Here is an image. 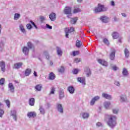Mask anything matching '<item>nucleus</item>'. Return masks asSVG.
Here are the masks:
<instances>
[{
  "label": "nucleus",
  "mask_w": 130,
  "mask_h": 130,
  "mask_svg": "<svg viewBox=\"0 0 130 130\" xmlns=\"http://www.w3.org/2000/svg\"><path fill=\"white\" fill-rule=\"evenodd\" d=\"M30 23H31V24H32V25H34V26L35 27V28L36 29H38L37 25H36V24H35V23L34 22H33L32 20H30Z\"/></svg>",
  "instance_id": "obj_50"
},
{
  "label": "nucleus",
  "mask_w": 130,
  "mask_h": 130,
  "mask_svg": "<svg viewBox=\"0 0 130 130\" xmlns=\"http://www.w3.org/2000/svg\"><path fill=\"white\" fill-rule=\"evenodd\" d=\"M81 116L83 119H88L89 118V116H90V114L87 112H82L81 113Z\"/></svg>",
  "instance_id": "obj_17"
},
{
  "label": "nucleus",
  "mask_w": 130,
  "mask_h": 130,
  "mask_svg": "<svg viewBox=\"0 0 130 130\" xmlns=\"http://www.w3.org/2000/svg\"><path fill=\"white\" fill-rule=\"evenodd\" d=\"M68 91L70 94H74L75 93V88L73 86H70L68 88Z\"/></svg>",
  "instance_id": "obj_23"
},
{
  "label": "nucleus",
  "mask_w": 130,
  "mask_h": 130,
  "mask_svg": "<svg viewBox=\"0 0 130 130\" xmlns=\"http://www.w3.org/2000/svg\"><path fill=\"white\" fill-rule=\"evenodd\" d=\"M107 10V8H105L104 5L98 4V7L94 9V12L95 13H100V12H105Z\"/></svg>",
  "instance_id": "obj_2"
},
{
  "label": "nucleus",
  "mask_w": 130,
  "mask_h": 130,
  "mask_svg": "<svg viewBox=\"0 0 130 130\" xmlns=\"http://www.w3.org/2000/svg\"><path fill=\"white\" fill-rule=\"evenodd\" d=\"M56 108H57V110L59 113H61V114L63 113V108L62 107V105L59 103H57L56 104Z\"/></svg>",
  "instance_id": "obj_5"
},
{
  "label": "nucleus",
  "mask_w": 130,
  "mask_h": 130,
  "mask_svg": "<svg viewBox=\"0 0 130 130\" xmlns=\"http://www.w3.org/2000/svg\"><path fill=\"white\" fill-rule=\"evenodd\" d=\"M74 61L75 62H80V61H81V59L79 58H76L74 59Z\"/></svg>",
  "instance_id": "obj_56"
},
{
  "label": "nucleus",
  "mask_w": 130,
  "mask_h": 130,
  "mask_svg": "<svg viewBox=\"0 0 130 130\" xmlns=\"http://www.w3.org/2000/svg\"><path fill=\"white\" fill-rule=\"evenodd\" d=\"M74 31H75V28L74 27H70V28H66L65 29L66 38H69V33L74 32Z\"/></svg>",
  "instance_id": "obj_6"
},
{
  "label": "nucleus",
  "mask_w": 130,
  "mask_h": 130,
  "mask_svg": "<svg viewBox=\"0 0 130 130\" xmlns=\"http://www.w3.org/2000/svg\"><path fill=\"white\" fill-rule=\"evenodd\" d=\"M111 53L110 55V58L111 60H113L114 59V57H115V49L114 48H111Z\"/></svg>",
  "instance_id": "obj_15"
},
{
  "label": "nucleus",
  "mask_w": 130,
  "mask_h": 130,
  "mask_svg": "<svg viewBox=\"0 0 130 130\" xmlns=\"http://www.w3.org/2000/svg\"><path fill=\"white\" fill-rule=\"evenodd\" d=\"M100 99V96H95L93 98H92L90 101V105L93 106L94 105L95 102L98 101Z\"/></svg>",
  "instance_id": "obj_8"
},
{
  "label": "nucleus",
  "mask_w": 130,
  "mask_h": 130,
  "mask_svg": "<svg viewBox=\"0 0 130 130\" xmlns=\"http://www.w3.org/2000/svg\"><path fill=\"white\" fill-rule=\"evenodd\" d=\"M121 15L122 16V17H123L124 18H126L127 15L126 14L124 13H121Z\"/></svg>",
  "instance_id": "obj_61"
},
{
  "label": "nucleus",
  "mask_w": 130,
  "mask_h": 130,
  "mask_svg": "<svg viewBox=\"0 0 130 130\" xmlns=\"http://www.w3.org/2000/svg\"><path fill=\"white\" fill-rule=\"evenodd\" d=\"M5 84V78H1L0 79V85H4Z\"/></svg>",
  "instance_id": "obj_51"
},
{
  "label": "nucleus",
  "mask_w": 130,
  "mask_h": 130,
  "mask_svg": "<svg viewBox=\"0 0 130 130\" xmlns=\"http://www.w3.org/2000/svg\"><path fill=\"white\" fill-rule=\"evenodd\" d=\"M4 101L8 108H10V107H11V103L10 102V101L9 100H5Z\"/></svg>",
  "instance_id": "obj_36"
},
{
  "label": "nucleus",
  "mask_w": 130,
  "mask_h": 130,
  "mask_svg": "<svg viewBox=\"0 0 130 130\" xmlns=\"http://www.w3.org/2000/svg\"><path fill=\"white\" fill-rule=\"evenodd\" d=\"M102 96L103 98L108 99V100H111L112 99V96L107 93H103Z\"/></svg>",
  "instance_id": "obj_12"
},
{
  "label": "nucleus",
  "mask_w": 130,
  "mask_h": 130,
  "mask_svg": "<svg viewBox=\"0 0 130 130\" xmlns=\"http://www.w3.org/2000/svg\"><path fill=\"white\" fill-rule=\"evenodd\" d=\"M64 13L67 15L68 18H71L72 16V7H66L64 10Z\"/></svg>",
  "instance_id": "obj_3"
},
{
  "label": "nucleus",
  "mask_w": 130,
  "mask_h": 130,
  "mask_svg": "<svg viewBox=\"0 0 130 130\" xmlns=\"http://www.w3.org/2000/svg\"><path fill=\"white\" fill-rule=\"evenodd\" d=\"M49 17L51 21H55V19L56 18L55 13H51L49 15Z\"/></svg>",
  "instance_id": "obj_22"
},
{
  "label": "nucleus",
  "mask_w": 130,
  "mask_h": 130,
  "mask_svg": "<svg viewBox=\"0 0 130 130\" xmlns=\"http://www.w3.org/2000/svg\"><path fill=\"white\" fill-rule=\"evenodd\" d=\"M35 104V99L33 98H31L29 100V104L30 106H34V104Z\"/></svg>",
  "instance_id": "obj_28"
},
{
  "label": "nucleus",
  "mask_w": 130,
  "mask_h": 130,
  "mask_svg": "<svg viewBox=\"0 0 130 130\" xmlns=\"http://www.w3.org/2000/svg\"><path fill=\"white\" fill-rule=\"evenodd\" d=\"M111 104V103H110V102L106 101L104 102V106L106 109H109V107H110Z\"/></svg>",
  "instance_id": "obj_24"
},
{
  "label": "nucleus",
  "mask_w": 130,
  "mask_h": 130,
  "mask_svg": "<svg viewBox=\"0 0 130 130\" xmlns=\"http://www.w3.org/2000/svg\"><path fill=\"white\" fill-rule=\"evenodd\" d=\"M40 112L41 114H44L45 113V110L41 106L40 107Z\"/></svg>",
  "instance_id": "obj_43"
},
{
  "label": "nucleus",
  "mask_w": 130,
  "mask_h": 130,
  "mask_svg": "<svg viewBox=\"0 0 130 130\" xmlns=\"http://www.w3.org/2000/svg\"><path fill=\"white\" fill-rule=\"evenodd\" d=\"M2 25L0 24V35L2 34Z\"/></svg>",
  "instance_id": "obj_64"
},
{
  "label": "nucleus",
  "mask_w": 130,
  "mask_h": 130,
  "mask_svg": "<svg viewBox=\"0 0 130 130\" xmlns=\"http://www.w3.org/2000/svg\"><path fill=\"white\" fill-rule=\"evenodd\" d=\"M76 47H78V48H80V47H81V46L83 45V43H82V41L79 40H77L76 41Z\"/></svg>",
  "instance_id": "obj_27"
},
{
  "label": "nucleus",
  "mask_w": 130,
  "mask_h": 130,
  "mask_svg": "<svg viewBox=\"0 0 130 130\" xmlns=\"http://www.w3.org/2000/svg\"><path fill=\"white\" fill-rule=\"evenodd\" d=\"M22 52L25 55H28V53H29V48L26 46L23 47L22 48Z\"/></svg>",
  "instance_id": "obj_21"
},
{
  "label": "nucleus",
  "mask_w": 130,
  "mask_h": 130,
  "mask_svg": "<svg viewBox=\"0 0 130 130\" xmlns=\"http://www.w3.org/2000/svg\"><path fill=\"white\" fill-rule=\"evenodd\" d=\"M103 42L105 43V44H106L107 45H108L109 44V41H108V40L107 39H104Z\"/></svg>",
  "instance_id": "obj_46"
},
{
  "label": "nucleus",
  "mask_w": 130,
  "mask_h": 130,
  "mask_svg": "<svg viewBox=\"0 0 130 130\" xmlns=\"http://www.w3.org/2000/svg\"><path fill=\"white\" fill-rule=\"evenodd\" d=\"M26 28L28 30H31L32 29V25L30 23H28L26 24Z\"/></svg>",
  "instance_id": "obj_47"
},
{
  "label": "nucleus",
  "mask_w": 130,
  "mask_h": 130,
  "mask_svg": "<svg viewBox=\"0 0 130 130\" xmlns=\"http://www.w3.org/2000/svg\"><path fill=\"white\" fill-rule=\"evenodd\" d=\"M55 92V88L54 87H52L51 88V91L50 92L49 95H53Z\"/></svg>",
  "instance_id": "obj_42"
},
{
  "label": "nucleus",
  "mask_w": 130,
  "mask_h": 130,
  "mask_svg": "<svg viewBox=\"0 0 130 130\" xmlns=\"http://www.w3.org/2000/svg\"><path fill=\"white\" fill-rule=\"evenodd\" d=\"M34 75L35 77H37V73L36 72L34 71Z\"/></svg>",
  "instance_id": "obj_63"
},
{
  "label": "nucleus",
  "mask_w": 130,
  "mask_h": 130,
  "mask_svg": "<svg viewBox=\"0 0 130 130\" xmlns=\"http://www.w3.org/2000/svg\"><path fill=\"white\" fill-rule=\"evenodd\" d=\"M64 98V91L63 89H60L59 90V99L61 100L63 98Z\"/></svg>",
  "instance_id": "obj_16"
},
{
  "label": "nucleus",
  "mask_w": 130,
  "mask_h": 130,
  "mask_svg": "<svg viewBox=\"0 0 130 130\" xmlns=\"http://www.w3.org/2000/svg\"><path fill=\"white\" fill-rule=\"evenodd\" d=\"M118 111H119V109H118V108H114L112 109V112L114 114H117V113H118Z\"/></svg>",
  "instance_id": "obj_39"
},
{
  "label": "nucleus",
  "mask_w": 130,
  "mask_h": 130,
  "mask_svg": "<svg viewBox=\"0 0 130 130\" xmlns=\"http://www.w3.org/2000/svg\"><path fill=\"white\" fill-rule=\"evenodd\" d=\"M113 71H117L118 70V68H117L116 66H114L112 67Z\"/></svg>",
  "instance_id": "obj_59"
},
{
  "label": "nucleus",
  "mask_w": 130,
  "mask_h": 130,
  "mask_svg": "<svg viewBox=\"0 0 130 130\" xmlns=\"http://www.w3.org/2000/svg\"><path fill=\"white\" fill-rule=\"evenodd\" d=\"M57 54L58 55V56H61L62 55V50H61V49L60 48L57 47Z\"/></svg>",
  "instance_id": "obj_26"
},
{
  "label": "nucleus",
  "mask_w": 130,
  "mask_h": 130,
  "mask_svg": "<svg viewBox=\"0 0 130 130\" xmlns=\"http://www.w3.org/2000/svg\"><path fill=\"white\" fill-rule=\"evenodd\" d=\"M111 5L112 6V7H114V6H115V3H114V1L111 2Z\"/></svg>",
  "instance_id": "obj_60"
},
{
  "label": "nucleus",
  "mask_w": 130,
  "mask_h": 130,
  "mask_svg": "<svg viewBox=\"0 0 130 130\" xmlns=\"http://www.w3.org/2000/svg\"><path fill=\"white\" fill-rule=\"evenodd\" d=\"M114 85H115V86H117V87H119V86H120V83L119 81H115L114 82Z\"/></svg>",
  "instance_id": "obj_54"
},
{
  "label": "nucleus",
  "mask_w": 130,
  "mask_h": 130,
  "mask_svg": "<svg viewBox=\"0 0 130 130\" xmlns=\"http://www.w3.org/2000/svg\"><path fill=\"white\" fill-rule=\"evenodd\" d=\"M8 88L9 89V91L11 92V93H14L15 92V87L14 86V85L12 83H9L8 84Z\"/></svg>",
  "instance_id": "obj_14"
},
{
  "label": "nucleus",
  "mask_w": 130,
  "mask_h": 130,
  "mask_svg": "<svg viewBox=\"0 0 130 130\" xmlns=\"http://www.w3.org/2000/svg\"><path fill=\"white\" fill-rule=\"evenodd\" d=\"M0 68L1 69V71L4 73L6 72V63L5 61H2L0 62Z\"/></svg>",
  "instance_id": "obj_13"
},
{
  "label": "nucleus",
  "mask_w": 130,
  "mask_h": 130,
  "mask_svg": "<svg viewBox=\"0 0 130 130\" xmlns=\"http://www.w3.org/2000/svg\"><path fill=\"white\" fill-rule=\"evenodd\" d=\"M79 54V51H74L73 52V56H76V55H78Z\"/></svg>",
  "instance_id": "obj_52"
},
{
  "label": "nucleus",
  "mask_w": 130,
  "mask_h": 130,
  "mask_svg": "<svg viewBox=\"0 0 130 130\" xmlns=\"http://www.w3.org/2000/svg\"><path fill=\"white\" fill-rule=\"evenodd\" d=\"M77 82H79V83H80L83 86L86 85V79H85V77H78Z\"/></svg>",
  "instance_id": "obj_9"
},
{
  "label": "nucleus",
  "mask_w": 130,
  "mask_h": 130,
  "mask_svg": "<svg viewBox=\"0 0 130 130\" xmlns=\"http://www.w3.org/2000/svg\"><path fill=\"white\" fill-rule=\"evenodd\" d=\"M114 21L115 22H117V21H118V19H117V17H116V16H115V17H114Z\"/></svg>",
  "instance_id": "obj_62"
},
{
  "label": "nucleus",
  "mask_w": 130,
  "mask_h": 130,
  "mask_svg": "<svg viewBox=\"0 0 130 130\" xmlns=\"http://www.w3.org/2000/svg\"><path fill=\"white\" fill-rule=\"evenodd\" d=\"M19 18H21V14L20 13H16L14 14V20H19Z\"/></svg>",
  "instance_id": "obj_32"
},
{
  "label": "nucleus",
  "mask_w": 130,
  "mask_h": 130,
  "mask_svg": "<svg viewBox=\"0 0 130 130\" xmlns=\"http://www.w3.org/2000/svg\"><path fill=\"white\" fill-rule=\"evenodd\" d=\"M55 79V75L52 72L49 74V80H53Z\"/></svg>",
  "instance_id": "obj_29"
},
{
  "label": "nucleus",
  "mask_w": 130,
  "mask_h": 130,
  "mask_svg": "<svg viewBox=\"0 0 130 130\" xmlns=\"http://www.w3.org/2000/svg\"><path fill=\"white\" fill-rule=\"evenodd\" d=\"M3 114H5V111L3 109H0V117H3Z\"/></svg>",
  "instance_id": "obj_49"
},
{
  "label": "nucleus",
  "mask_w": 130,
  "mask_h": 130,
  "mask_svg": "<svg viewBox=\"0 0 130 130\" xmlns=\"http://www.w3.org/2000/svg\"><path fill=\"white\" fill-rule=\"evenodd\" d=\"M46 28H47L48 29H52V26L49 25V24H46Z\"/></svg>",
  "instance_id": "obj_58"
},
{
  "label": "nucleus",
  "mask_w": 130,
  "mask_h": 130,
  "mask_svg": "<svg viewBox=\"0 0 130 130\" xmlns=\"http://www.w3.org/2000/svg\"><path fill=\"white\" fill-rule=\"evenodd\" d=\"M58 72L62 74L64 72V68L63 66H61L60 68L58 69Z\"/></svg>",
  "instance_id": "obj_37"
},
{
  "label": "nucleus",
  "mask_w": 130,
  "mask_h": 130,
  "mask_svg": "<svg viewBox=\"0 0 130 130\" xmlns=\"http://www.w3.org/2000/svg\"><path fill=\"white\" fill-rule=\"evenodd\" d=\"M31 74V69H27L25 71L24 75L26 77H28Z\"/></svg>",
  "instance_id": "obj_33"
},
{
  "label": "nucleus",
  "mask_w": 130,
  "mask_h": 130,
  "mask_svg": "<svg viewBox=\"0 0 130 130\" xmlns=\"http://www.w3.org/2000/svg\"><path fill=\"white\" fill-rule=\"evenodd\" d=\"M98 61L100 64H102V66H104V67H107L108 66V63H107L104 59H98Z\"/></svg>",
  "instance_id": "obj_10"
},
{
  "label": "nucleus",
  "mask_w": 130,
  "mask_h": 130,
  "mask_svg": "<svg viewBox=\"0 0 130 130\" xmlns=\"http://www.w3.org/2000/svg\"><path fill=\"white\" fill-rule=\"evenodd\" d=\"M35 89L37 91H41L42 89V84H38L35 86Z\"/></svg>",
  "instance_id": "obj_30"
},
{
  "label": "nucleus",
  "mask_w": 130,
  "mask_h": 130,
  "mask_svg": "<svg viewBox=\"0 0 130 130\" xmlns=\"http://www.w3.org/2000/svg\"><path fill=\"white\" fill-rule=\"evenodd\" d=\"M124 52L125 57L129 56V51H128V50H127V49H125Z\"/></svg>",
  "instance_id": "obj_35"
},
{
  "label": "nucleus",
  "mask_w": 130,
  "mask_h": 130,
  "mask_svg": "<svg viewBox=\"0 0 130 130\" xmlns=\"http://www.w3.org/2000/svg\"><path fill=\"white\" fill-rule=\"evenodd\" d=\"M126 101H127L126 95L124 94H121L120 95V102H126Z\"/></svg>",
  "instance_id": "obj_19"
},
{
  "label": "nucleus",
  "mask_w": 130,
  "mask_h": 130,
  "mask_svg": "<svg viewBox=\"0 0 130 130\" xmlns=\"http://www.w3.org/2000/svg\"><path fill=\"white\" fill-rule=\"evenodd\" d=\"M46 19V18L45 17L42 16H40V21L41 23H44V21H45Z\"/></svg>",
  "instance_id": "obj_38"
},
{
  "label": "nucleus",
  "mask_w": 130,
  "mask_h": 130,
  "mask_svg": "<svg viewBox=\"0 0 130 130\" xmlns=\"http://www.w3.org/2000/svg\"><path fill=\"white\" fill-rule=\"evenodd\" d=\"M22 66H23V63H22V62L15 63L14 64L13 69L18 70V69H20V68H21Z\"/></svg>",
  "instance_id": "obj_18"
},
{
  "label": "nucleus",
  "mask_w": 130,
  "mask_h": 130,
  "mask_svg": "<svg viewBox=\"0 0 130 130\" xmlns=\"http://www.w3.org/2000/svg\"><path fill=\"white\" fill-rule=\"evenodd\" d=\"M77 21H78V17L72 18L71 20V24H76Z\"/></svg>",
  "instance_id": "obj_40"
},
{
  "label": "nucleus",
  "mask_w": 130,
  "mask_h": 130,
  "mask_svg": "<svg viewBox=\"0 0 130 130\" xmlns=\"http://www.w3.org/2000/svg\"><path fill=\"white\" fill-rule=\"evenodd\" d=\"M27 116L28 118H34L35 117H36V112H29L27 114Z\"/></svg>",
  "instance_id": "obj_11"
},
{
  "label": "nucleus",
  "mask_w": 130,
  "mask_h": 130,
  "mask_svg": "<svg viewBox=\"0 0 130 130\" xmlns=\"http://www.w3.org/2000/svg\"><path fill=\"white\" fill-rule=\"evenodd\" d=\"M103 124H102L101 122H98L96 123V126H98V127H99L100 126H102Z\"/></svg>",
  "instance_id": "obj_57"
},
{
  "label": "nucleus",
  "mask_w": 130,
  "mask_h": 130,
  "mask_svg": "<svg viewBox=\"0 0 130 130\" xmlns=\"http://www.w3.org/2000/svg\"><path fill=\"white\" fill-rule=\"evenodd\" d=\"M19 30L22 33V34H24V35H26L27 34V30H26V29H25V26H24V25L20 24L19 26Z\"/></svg>",
  "instance_id": "obj_7"
},
{
  "label": "nucleus",
  "mask_w": 130,
  "mask_h": 130,
  "mask_svg": "<svg viewBox=\"0 0 130 130\" xmlns=\"http://www.w3.org/2000/svg\"><path fill=\"white\" fill-rule=\"evenodd\" d=\"M101 21H102L103 23H108V21H109V18L105 16H103L101 17Z\"/></svg>",
  "instance_id": "obj_20"
},
{
  "label": "nucleus",
  "mask_w": 130,
  "mask_h": 130,
  "mask_svg": "<svg viewBox=\"0 0 130 130\" xmlns=\"http://www.w3.org/2000/svg\"><path fill=\"white\" fill-rule=\"evenodd\" d=\"M116 116L113 115H109L107 116V123L110 127L113 128L116 125Z\"/></svg>",
  "instance_id": "obj_1"
},
{
  "label": "nucleus",
  "mask_w": 130,
  "mask_h": 130,
  "mask_svg": "<svg viewBox=\"0 0 130 130\" xmlns=\"http://www.w3.org/2000/svg\"><path fill=\"white\" fill-rule=\"evenodd\" d=\"M5 45H3V44H0V52L4 51V47Z\"/></svg>",
  "instance_id": "obj_45"
},
{
  "label": "nucleus",
  "mask_w": 130,
  "mask_h": 130,
  "mask_svg": "<svg viewBox=\"0 0 130 130\" xmlns=\"http://www.w3.org/2000/svg\"><path fill=\"white\" fill-rule=\"evenodd\" d=\"M27 46L28 47H29V48H33V44L32 43H31V42H28L27 43Z\"/></svg>",
  "instance_id": "obj_48"
},
{
  "label": "nucleus",
  "mask_w": 130,
  "mask_h": 130,
  "mask_svg": "<svg viewBox=\"0 0 130 130\" xmlns=\"http://www.w3.org/2000/svg\"><path fill=\"white\" fill-rule=\"evenodd\" d=\"M122 74L123 77H127L128 76V71L125 68H123L122 70Z\"/></svg>",
  "instance_id": "obj_25"
},
{
  "label": "nucleus",
  "mask_w": 130,
  "mask_h": 130,
  "mask_svg": "<svg viewBox=\"0 0 130 130\" xmlns=\"http://www.w3.org/2000/svg\"><path fill=\"white\" fill-rule=\"evenodd\" d=\"M10 116L12 117L14 121H17L18 120V115L17 114V111L15 110L11 111Z\"/></svg>",
  "instance_id": "obj_4"
},
{
  "label": "nucleus",
  "mask_w": 130,
  "mask_h": 130,
  "mask_svg": "<svg viewBox=\"0 0 130 130\" xmlns=\"http://www.w3.org/2000/svg\"><path fill=\"white\" fill-rule=\"evenodd\" d=\"M112 36L113 38V39H117L118 38L119 35L116 32H114L112 34Z\"/></svg>",
  "instance_id": "obj_31"
},
{
  "label": "nucleus",
  "mask_w": 130,
  "mask_h": 130,
  "mask_svg": "<svg viewBox=\"0 0 130 130\" xmlns=\"http://www.w3.org/2000/svg\"><path fill=\"white\" fill-rule=\"evenodd\" d=\"M44 55H45L47 59H48L49 58V55L48 54V52L47 51H45L44 52Z\"/></svg>",
  "instance_id": "obj_44"
},
{
  "label": "nucleus",
  "mask_w": 130,
  "mask_h": 130,
  "mask_svg": "<svg viewBox=\"0 0 130 130\" xmlns=\"http://www.w3.org/2000/svg\"><path fill=\"white\" fill-rule=\"evenodd\" d=\"M6 40H7V39H6V38L5 37L2 38L0 41V44L5 45V43H6Z\"/></svg>",
  "instance_id": "obj_34"
},
{
  "label": "nucleus",
  "mask_w": 130,
  "mask_h": 130,
  "mask_svg": "<svg viewBox=\"0 0 130 130\" xmlns=\"http://www.w3.org/2000/svg\"><path fill=\"white\" fill-rule=\"evenodd\" d=\"M86 75H87V77H90V76L91 75V71H90V69H87Z\"/></svg>",
  "instance_id": "obj_53"
},
{
  "label": "nucleus",
  "mask_w": 130,
  "mask_h": 130,
  "mask_svg": "<svg viewBox=\"0 0 130 130\" xmlns=\"http://www.w3.org/2000/svg\"><path fill=\"white\" fill-rule=\"evenodd\" d=\"M73 73L74 75H77L79 73V70L78 69H74L73 70Z\"/></svg>",
  "instance_id": "obj_55"
},
{
  "label": "nucleus",
  "mask_w": 130,
  "mask_h": 130,
  "mask_svg": "<svg viewBox=\"0 0 130 130\" xmlns=\"http://www.w3.org/2000/svg\"><path fill=\"white\" fill-rule=\"evenodd\" d=\"M80 12H81V9H80V8H78L74 9L73 11L74 14H77V13H80Z\"/></svg>",
  "instance_id": "obj_41"
}]
</instances>
